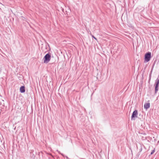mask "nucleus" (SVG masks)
Returning <instances> with one entry per match:
<instances>
[{
    "mask_svg": "<svg viewBox=\"0 0 159 159\" xmlns=\"http://www.w3.org/2000/svg\"><path fill=\"white\" fill-rule=\"evenodd\" d=\"M51 56L50 54H47L43 58V62L45 63H48L50 60Z\"/></svg>",
    "mask_w": 159,
    "mask_h": 159,
    "instance_id": "obj_1",
    "label": "nucleus"
},
{
    "mask_svg": "<svg viewBox=\"0 0 159 159\" xmlns=\"http://www.w3.org/2000/svg\"><path fill=\"white\" fill-rule=\"evenodd\" d=\"M151 58V53L150 52L146 53L145 55L144 62H148L150 61Z\"/></svg>",
    "mask_w": 159,
    "mask_h": 159,
    "instance_id": "obj_2",
    "label": "nucleus"
},
{
    "mask_svg": "<svg viewBox=\"0 0 159 159\" xmlns=\"http://www.w3.org/2000/svg\"><path fill=\"white\" fill-rule=\"evenodd\" d=\"M159 85V79L157 78V80H155V93H157L158 90V87Z\"/></svg>",
    "mask_w": 159,
    "mask_h": 159,
    "instance_id": "obj_3",
    "label": "nucleus"
},
{
    "mask_svg": "<svg viewBox=\"0 0 159 159\" xmlns=\"http://www.w3.org/2000/svg\"><path fill=\"white\" fill-rule=\"evenodd\" d=\"M138 111L137 110H135L133 112L132 115L131 116V120H134V118L135 117H138Z\"/></svg>",
    "mask_w": 159,
    "mask_h": 159,
    "instance_id": "obj_4",
    "label": "nucleus"
},
{
    "mask_svg": "<svg viewBox=\"0 0 159 159\" xmlns=\"http://www.w3.org/2000/svg\"><path fill=\"white\" fill-rule=\"evenodd\" d=\"M20 92L21 93H24L25 92V87L24 86H21L20 89Z\"/></svg>",
    "mask_w": 159,
    "mask_h": 159,
    "instance_id": "obj_5",
    "label": "nucleus"
},
{
    "mask_svg": "<svg viewBox=\"0 0 159 159\" xmlns=\"http://www.w3.org/2000/svg\"><path fill=\"white\" fill-rule=\"evenodd\" d=\"M144 108L146 109H147L150 107V104L149 103H145L144 105Z\"/></svg>",
    "mask_w": 159,
    "mask_h": 159,
    "instance_id": "obj_6",
    "label": "nucleus"
},
{
    "mask_svg": "<svg viewBox=\"0 0 159 159\" xmlns=\"http://www.w3.org/2000/svg\"><path fill=\"white\" fill-rule=\"evenodd\" d=\"M155 151V149H153V150H152V152H151L150 154L151 155Z\"/></svg>",
    "mask_w": 159,
    "mask_h": 159,
    "instance_id": "obj_7",
    "label": "nucleus"
},
{
    "mask_svg": "<svg viewBox=\"0 0 159 159\" xmlns=\"http://www.w3.org/2000/svg\"><path fill=\"white\" fill-rule=\"evenodd\" d=\"M92 37L96 40H97V39L96 38H95L93 35H92Z\"/></svg>",
    "mask_w": 159,
    "mask_h": 159,
    "instance_id": "obj_8",
    "label": "nucleus"
},
{
    "mask_svg": "<svg viewBox=\"0 0 159 159\" xmlns=\"http://www.w3.org/2000/svg\"><path fill=\"white\" fill-rule=\"evenodd\" d=\"M61 154V155L62 156H64V155H63V154Z\"/></svg>",
    "mask_w": 159,
    "mask_h": 159,
    "instance_id": "obj_9",
    "label": "nucleus"
}]
</instances>
